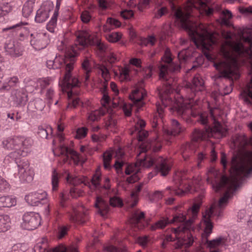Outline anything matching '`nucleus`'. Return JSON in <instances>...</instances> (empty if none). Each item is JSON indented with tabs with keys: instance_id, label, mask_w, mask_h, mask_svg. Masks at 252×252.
Segmentation results:
<instances>
[{
	"instance_id": "e433bc0d",
	"label": "nucleus",
	"mask_w": 252,
	"mask_h": 252,
	"mask_svg": "<svg viewBox=\"0 0 252 252\" xmlns=\"http://www.w3.org/2000/svg\"><path fill=\"white\" fill-rule=\"evenodd\" d=\"M52 252H78L77 248L70 246L66 248L63 244H60L58 246L53 248L52 250Z\"/></svg>"
},
{
	"instance_id": "6e6d98bb",
	"label": "nucleus",
	"mask_w": 252,
	"mask_h": 252,
	"mask_svg": "<svg viewBox=\"0 0 252 252\" xmlns=\"http://www.w3.org/2000/svg\"><path fill=\"white\" fill-rule=\"evenodd\" d=\"M14 30L16 31H24L25 28L23 27V24L22 22L13 25L12 26L8 27L3 29V31L5 32L9 30Z\"/></svg>"
},
{
	"instance_id": "473e14b6",
	"label": "nucleus",
	"mask_w": 252,
	"mask_h": 252,
	"mask_svg": "<svg viewBox=\"0 0 252 252\" xmlns=\"http://www.w3.org/2000/svg\"><path fill=\"white\" fill-rule=\"evenodd\" d=\"M33 143V141L31 138L19 136V149H29L32 146Z\"/></svg>"
},
{
	"instance_id": "4d7b16f0",
	"label": "nucleus",
	"mask_w": 252,
	"mask_h": 252,
	"mask_svg": "<svg viewBox=\"0 0 252 252\" xmlns=\"http://www.w3.org/2000/svg\"><path fill=\"white\" fill-rule=\"evenodd\" d=\"M51 79L49 78L40 79L38 80V84L41 89H44L50 84Z\"/></svg>"
},
{
	"instance_id": "423d86ee",
	"label": "nucleus",
	"mask_w": 252,
	"mask_h": 252,
	"mask_svg": "<svg viewBox=\"0 0 252 252\" xmlns=\"http://www.w3.org/2000/svg\"><path fill=\"white\" fill-rule=\"evenodd\" d=\"M172 61V59L170 57H166L164 62L167 64H161L159 66V79L164 81L165 84L164 85L166 86V88L164 90H158V94L163 103H164L163 100H166L168 98V94L169 92L170 87L172 85L171 81L168 79V71L177 72H179L181 69L180 65L174 63H171Z\"/></svg>"
},
{
	"instance_id": "69168bd1",
	"label": "nucleus",
	"mask_w": 252,
	"mask_h": 252,
	"mask_svg": "<svg viewBox=\"0 0 252 252\" xmlns=\"http://www.w3.org/2000/svg\"><path fill=\"white\" fill-rule=\"evenodd\" d=\"M178 58L180 63H185L189 59V56L186 55V51H182L178 54Z\"/></svg>"
},
{
	"instance_id": "0e129e2a",
	"label": "nucleus",
	"mask_w": 252,
	"mask_h": 252,
	"mask_svg": "<svg viewBox=\"0 0 252 252\" xmlns=\"http://www.w3.org/2000/svg\"><path fill=\"white\" fill-rule=\"evenodd\" d=\"M91 16L87 11H83L81 15V19L83 23H87L91 19Z\"/></svg>"
},
{
	"instance_id": "58836bf2",
	"label": "nucleus",
	"mask_w": 252,
	"mask_h": 252,
	"mask_svg": "<svg viewBox=\"0 0 252 252\" xmlns=\"http://www.w3.org/2000/svg\"><path fill=\"white\" fill-rule=\"evenodd\" d=\"M244 100L248 104H251L250 98L252 99V77L251 82L248 84L247 88L243 93Z\"/></svg>"
},
{
	"instance_id": "c03bdc74",
	"label": "nucleus",
	"mask_w": 252,
	"mask_h": 252,
	"mask_svg": "<svg viewBox=\"0 0 252 252\" xmlns=\"http://www.w3.org/2000/svg\"><path fill=\"white\" fill-rule=\"evenodd\" d=\"M112 158V154L109 152H105L103 154V163L105 169L110 168V163Z\"/></svg>"
},
{
	"instance_id": "052dcab7",
	"label": "nucleus",
	"mask_w": 252,
	"mask_h": 252,
	"mask_svg": "<svg viewBox=\"0 0 252 252\" xmlns=\"http://www.w3.org/2000/svg\"><path fill=\"white\" fill-rule=\"evenodd\" d=\"M139 172V170H137L131 176L127 178L126 181L129 183H133L138 181L140 179V177H139L138 173Z\"/></svg>"
},
{
	"instance_id": "f704fd0d",
	"label": "nucleus",
	"mask_w": 252,
	"mask_h": 252,
	"mask_svg": "<svg viewBox=\"0 0 252 252\" xmlns=\"http://www.w3.org/2000/svg\"><path fill=\"white\" fill-rule=\"evenodd\" d=\"M16 204V200L8 196L0 197V208L10 207Z\"/></svg>"
},
{
	"instance_id": "680f3d73",
	"label": "nucleus",
	"mask_w": 252,
	"mask_h": 252,
	"mask_svg": "<svg viewBox=\"0 0 252 252\" xmlns=\"http://www.w3.org/2000/svg\"><path fill=\"white\" fill-rule=\"evenodd\" d=\"M69 193L73 198H77L82 195L83 192L81 190L72 188L70 189Z\"/></svg>"
},
{
	"instance_id": "ea45409f",
	"label": "nucleus",
	"mask_w": 252,
	"mask_h": 252,
	"mask_svg": "<svg viewBox=\"0 0 252 252\" xmlns=\"http://www.w3.org/2000/svg\"><path fill=\"white\" fill-rule=\"evenodd\" d=\"M58 16V10H55L51 20L46 25L47 30L51 32H54L55 28L57 25Z\"/></svg>"
},
{
	"instance_id": "4468645a",
	"label": "nucleus",
	"mask_w": 252,
	"mask_h": 252,
	"mask_svg": "<svg viewBox=\"0 0 252 252\" xmlns=\"http://www.w3.org/2000/svg\"><path fill=\"white\" fill-rule=\"evenodd\" d=\"M32 38L30 40L31 45L36 50H41L48 44V36L44 32L32 33Z\"/></svg>"
},
{
	"instance_id": "338daca9",
	"label": "nucleus",
	"mask_w": 252,
	"mask_h": 252,
	"mask_svg": "<svg viewBox=\"0 0 252 252\" xmlns=\"http://www.w3.org/2000/svg\"><path fill=\"white\" fill-rule=\"evenodd\" d=\"M164 191L156 190L153 194V201H158L161 199L163 196Z\"/></svg>"
},
{
	"instance_id": "6ab92c4d",
	"label": "nucleus",
	"mask_w": 252,
	"mask_h": 252,
	"mask_svg": "<svg viewBox=\"0 0 252 252\" xmlns=\"http://www.w3.org/2000/svg\"><path fill=\"white\" fill-rule=\"evenodd\" d=\"M47 197V193L45 191L39 190L35 192H32L25 196L27 202L31 206H38L41 201L44 200Z\"/></svg>"
},
{
	"instance_id": "3c124183",
	"label": "nucleus",
	"mask_w": 252,
	"mask_h": 252,
	"mask_svg": "<svg viewBox=\"0 0 252 252\" xmlns=\"http://www.w3.org/2000/svg\"><path fill=\"white\" fill-rule=\"evenodd\" d=\"M12 10V6L10 5L8 2L6 4H3L2 5H0V16H4L11 12Z\"/></svg>"
},
{
	"instance_id": "0eeeda50",
	"label": "nucleus",
	"mask_w": 252,
	"mask_h": 252,
	"mask_svg": "<svg viewBox=\"0 0 252 252\" xmlns=\"http://www.w3.org/2000/svg\"><path fill=\"white\" fill-rule=\"evenodd\" d=\"M201 204L200 203H195L192 206L188 209V214H191L192 217L186 220V216L183 214H179L175 216L171 220L170 223L175 222H180L182 223L181 226L173 229V232L176 234L180 232H185L186 230H189L191 225L194 219L196 218L197 214L200 209Z\"/></svg>"
},
{
	"instance_id": "bb28decb",
	"label": "nucleus",
	"mask_w": 252,
	"mask_h": 252,
	"mask_svg": "<svg viewBox=\"0 0 252 252\" xmlns=\"http://www.w3.org/2000/svg\"><path fill=\"white\" fill-rule=\"evenodd\" d=\"M27 153L25 152L24 150H15L14 151L11 152L5 158V160H9L11 159V161H14L17 165L21 161H18V160L20 159L21 157H24L26 156Z\"/></svg>"
},
{
	"instance_id": "09e8293b",
	"label": "nucleus",
	"mask_w": 252,
	"mask_h": 252,
	"mask_svg": "<svg viewBox=\"0 0 252 252\" xmlns=\"http://www.w3.org/2000/svg\"><path fill=\"white\" fill-rule=\"evenodd\" d=\"M110 205L114 207H122L123 203L121 199L117 196H113L109 199Z\"/></svg>"
},
{
	"instance_id": "20e7f679",
	"label": "nucleus",
	"mask_w": 252,
	"mask_h": 252,
	"mask_svg": "<svg viewBox=\"0 0 252 252\" xmlns=\"http://www.w3.org/2000/svg\"><path fill=\"white\" fill-rule=\"evenodd\" d=\"M203 85L204 81L201 77L199 74L195 75L192 79V84L188 85L187 88L188 92L190 93L188 96L189 102H183L182 103L177 104L172 108L179 116L187 122L190 115L195 117V115L192 113L191 110L192 105L191 100L193 99L197 92L203 90Z\"/></svg>"
},
{
	"instance_id": "c9c22d12",
	"label": "nucleus",
	"mask_w": 252,
	"mask_h": 252,
	"mask_svg": "<svg viewBox=\"0 0 252 252\" xmlns=\"http://www.w3.org/2000/svg\"><path fill=\"white\" fill-rule=\"evenodd\" d=\"M101 175L100 173V171L99 168H97L95 174L93 175L92 179L91 182L92 185L95 188L97 189H101L102 186L100 184V182L101 181Z\"/></svg>"
},
{
	"instance_id": "412c9836",
	"label": "nucleus",
	"mask_w": 252,
	"mask_h": 252,
	"mask_svg": "<svg viewBox=\"0 0 252 252\" xmlns=\"http://www.w3.org/2000/svg\"><path fill=\"white\" fill-rule=\"evenodd\" d=\"M11 97L14 103L17 106H23L28 101V94L24 89L13 90L11 93Z\"/></svg>"
},
{
	"instance_id": "8fccbe9b",
	"label": "nucleus",
	"mask_w": 252,
	"mask_h": 252,
	"mask_svg": "<svg viewBox=\"0 0 252 252\" xmlns=\"http://www.w3.org/2000/svg\"><path fill=\"white\" fill-rule=\"evenodd\" d=\"M47 248V244L43 242L38 243L34 246V250H38V252H51V251Z\"/></svg>"
},
{
	"instance_id": "72a5a7b5",
	"label": "nucleus",
	"mask_w": 252,
	"mask_h": 252,
	"mask_svg": "<svg viewBox=\"0 0 252 252\" xmlns=\"http://www.w3.org/2000/svg\"><path fill=\"white\" fill-rule=\"evenodd\" d=\"M52 131V128L50 126H38L37 134L42 138L48 139L51 135Z\"/></svg>"
},
{
	"instance_id": "393cba45",
	"label": "nucleus",
	"mask_w": 252,
	"mask_h": 252,
	"mask_svg": "<svg viewBox=\"0 0 252 252\" xmlns=\"http://www.w3.org/2000/svg\"><path fill=\"white\" fill-rule=\"evenodd\" d=\"M94 206L98 209V213L102 216H105L109 210L108 203L99 196L96 197Z\"/></svg>"
},
{
	"instance_id": "de8ad7c7",
	"label": "nucleus",
	"mask_w": 252,
	"mask_h": 252,
	"mask_svg": "<svg viewBox=\"0 0 252 252\" xmlns=\"http://www.w3.org/2000/svg\"><path fill=\"white\" fill-rule=\"evenodd\" d=\"M169 223H170V222L166 220H160L151 226V229L152 230H155L158 228L162 229Z\"/></svg>"
},
{
	"instance_id": "a878e982",
	"label": "nucleus",
	"mask_w": 252,
	"mask_h": 252,
	"mask_svg": "<svg viewBox=\"0 0 252 252\" xmlns=\"http://www.w3.org/2000/svg\"><path fill=\"white\" fill-rule=\"evenodd\" d=\"M184 130L178 121L173 119L171 120L170 127L165 130V132L169 135H176Z\"/></svg>"
},
{
	"instance_id": "4be33fe9",
	"label": "nucleus",
	"mask_w": 252,
	"mask_h": 252,
	"mask_svg": "<svg viewBox=\"0 0 252 252\" xmlns=\"http://www.w3.org/2000/svg\"><path fill=\"white\" fill-rule=\"evenodd\" d=\"M174 182L175 187H168L166 189L169 190V194L171 195L175 194L180 196H183L185 192L183 189H180L183 184V181L180 179V175H176L174 177Z\"/></svg>"
},
{
	"instance_id": "2f4dec72",
	"label": "nucleus",
	"mask_w": 252,
	"mask_h": 252,
	"mask_svg": "<svg viewBox=\"0 0 252 252\" xmlns=\"http://www.w3.org/2000/svg\"><path fill=\"white\" fill-rule=\"evenodd\" d=\"M11 220L7 215H0V232L7 231L10 227Z\"/></svg>"
},
{
	"instance_id": "13d9d810",
	"label": "nucleus",
	"mask_w": 252,
	"mask_h": 252,
	"mask_svg": "<svg viewBox=\"0 0 252 252\" xmlns=\"http://www.w3.org/2000/svg\"><path fill=\"white\" fill-rule=\"evenodd\" d=\"M107 23L109 24L112 28L119 27L121 25V23L119 20L112 17L107 18Z\"/></svg>"
},
{
	"instance_id": "f8f14e48",
	"label": "nucleus",
	"mask_w": 252,
	"mask_h": 252,
	"mask_svg": "<svg viewBox=\"0 0 252 252\" xmlns=\"http://www.w3.org/2000/svg\"><path fill=\"white\" fill-rule=\"evenodd\" d=\"M214 66L219 71V73L215 76L216 80L222 78H231L234 74L231 64L227 61L215 63Z\"/></svg>"
},
{
	"instance_id": "37998d69",
	"label": "nucleus",
	"mask_w": 252,
	"mask_h": 252,
	"mask_svg": "<svg viewBox=\"0 0 252 252\" xmlns=\"http://www.w3.org/2000/svg\"><path fill=\"white\" fill-rule=\"evenodd\" d=\"M234 143L235 145H237L240 148H244L247 145L248 141L245 136L238 135L235 137Z\"/></svg>"
},
{
	"instance_id": "864d4df0",
	"label": "nucleus",
	"mask_w": 252,
	"mask_h": 252,
	"mask_svg": "<svg viewBox=\"0 0 252 252\" xmlns=\"http://www.w3.org/2000/svg\"><path fill=\"white\" fill-rule=\"evenodd\" d=\"M144 216L145 214L143 212H141L139 214L137 212L134 213L132 215V222L134 224L138 223L142 219L144 218Z\"/></svg>"
},
{
	"instance_id": "f03ea898",
	"label": "nucleus",
	"mask_w": 252,
	"mask_h": 252,
	"mask_svg": "<svg viewBox=\"0 0 252 252\" xmlns=\"http://www.w3.org/2000/svg\"><path fill=\"white\" fill-rule=\"evenodd\" d=\"M174 17L179 26L188 32L191 40L196 46L202 45L205 49H209L216 43V39L212 33L209 32L202 24L197 25L189 19L190 14L184 13L181 9L173 7Z\"/></svg>"
},
{
	"instance_id": "603ef678",
	"label": "nucleus",
	"mask_w": 252,
	"mask_h": 252,
	"mask_svg": "<svg viewBox=\"0 0 252 252\" xmlns=\"http://www.w3.org/2000/svg\"><path fill=\"white\" fill-rule=\"evenodd\" d=\"M97 69L101 72L102 77L105 80L109 77V71L107 68L103 64H98Z\"/></svg>"
},
{
	"instance_id": "7c9ffc66",
	"label": "nucleus",
	"mask_w": 252,
	"mask_h": 252,
	"mask_svg": "<svg viewBox=\"0 0 252 252\" xmlns=\"http://www.w3.org/2000/svg\"><path fill=\"white\" fill-rule=\"evenodd\" d=\"M35 0H28L24 3L22 9V14L24 17L28 18L32 13Z\"/></svg>"
},
{
	"instance_id": "f3484780",
	"label": "nucleus",
	"mask_w": 252,
	"mask_h": 252,
	"mask_svg": "<svg viewBox=\"0 0 252 252\" xmlns=\"http://www.w3.org/2000/svg\"><path fill=\"white\" fill-rule=\"evenodd\" d=\"M214 213V208L212 206L209 209L206 210L205 214L203 215L205 228L204 232L202 234V239L208 238L212 232L213 225L211 221L210 218Z\"/></svg>"
},
{
	"instance_id": "ddd939ff",
	"label": "nucleus",
	"mask_w": 252,
	"mask_h": 252,
	"mask_svg": "<svg viewBox=\"0 0 252 252\" xmlns=\"http://www.w3.org/2000/svg\"><path fill=\"white\" fill-rule=\"evenodd\" d=\"M18 167L19 178L22 182L30 183L32 181L34 172L27 160H22L18 164Z\"/></svg>"
},
{
	"instance_id": "6e6552de",
	"label": "nucleus",
	"mask_w": 252,
	"mask_h": 252,
	"mask_svg": "<svg viewBox=\"0 0 252 252\" xmlns=\"http://www.w3.org/2000/svg\"><path fill=\"white\" fill-rule=\"evenodd\" d=\"M227 132V129L222 127L220 124H218L213 127H206L205 130L195 128L192 132V140L194 141L203 140L207 138L214 136L215 134H218L220 137H223L226 135Z\"/></svg>"
},
{
	"instance_id": "aec40b11",
	"label": "nucleus",
	"mask_w": 252,
	"mask_h": 252,
	"mask_svg": "<svg viewBox=\"0 0 252 252\" xmlns=\"http://www.w3.org/2000/svg\"><path fill=\"white\" fill-rule=\"evenodd\" d=\"M53 7L50 5H42L36 11L34 17L35 21L36 23H41L49 17L50 13L53 9Z\"/></svg>"
},
{
	"instance_id": "9b49d317",
	"label": "nucleus",
	"mask_w": 252,
	"mask_h": 252,
	"mask_svg": "<svg viewBox=\"0 0 252 252\" xmlns=\"http://www.w3.org/2000/svg\"><path fill=\"white\" fill-rule=\"evenodd\" d=\"M41 222L40 217L38 213L33 212L25 213L23 216L22 227L26 230H31L36 228Z\"/></svg>"
},
{
	"instance_id": "a19ab883",
	"label": "nucleus",
	"mask_w": 252,
	"mask_h": 252,
	"mask_svg": "<svg viewBox=\"0 0 252 252\" xmlns=\"http://www.w3.org/2000/svg\"><path fill=\"white\" fill-rule=\"evenodd\" d=\"M82 66L85 70V81H87L90 77L89 73L92 71V67L90 63L89 60L85 58L82 63Z\"/></svg>"
},
{
	"instance_id": "79ce46f5",
	"label": "nucleus",
	"mask_w": 252,
	"mask_h": 252,
	"mask_svg": "<svg viewBox=\"0 0 252 252\" xmlns=\"http://www.w3.org/2000/svg\"><path fill=\"white\" fill-rule=\"evenodd\" d=\"M59 182V175L56 170L54 169L52 173L51 183L52 186V190L56 191L58 189V184Z\"/></svg>"
},
{
	"instance_id": "dca6fc26",
	"label": "nucleus",
	"mask_w": 252,
	"mask_h": 252,
	"mask_svg": "<svg viewBox=\"0 0 252 252\" xmlns=\"http://www.w3.org/2000/svg\"><path fill=\"white\" fill-rule=\"evenodd\" d=\"M6 55L12 58H18L22 55L23 50L20 44L14 40L8 41L4 46Z\"/></svg>"
},
{
	"instance_id": "7ed1b4c3",
	"label": "nucleus",
	"mask_w": 252,
	"mask_h": 252,
	"mask_svg": "<svg viewBox=\"0 0 252 252\" xmlns=\"http://www.w3.org/2000/svg\"><path fill=\"white\" fill-rule=\"evenodd\" d=\"M141 147L140 152L137 155V159L135 163V166H143L146 167H150L155 164V172H150L148 174V178L149 179H152L158 172H160L162 176H166L168 174L170 168L168 166L166 160L161 157H159L157 158L148 157L145 153L150 148V146L143 144Z\"/></svg>"
},
{
	"instance_id": "9d476101",
	"label": "nucleus",
	"mask_w": 252,
	"mask_h": 252,
	"mask_svg": "<svg viewBox=\"0 0 252 252\" xmlns=\"http://www.w3.org/2000/svg\"><path fill=\"white\" fill-rule=\"evenodd\" d=\"M244 41L249 44V46L245 48L241 42H235L231 45L233 51L240 57L252 58V32L248 35H243Z\"/></svg>"
},
{
	"instance_id": "49530a36",
	"label": "nucleus",
	"mask_w": 252,
	"mask_h": 252,
	"mask_svg": "<svg viewBox=\"0 0 252 252\" xmlns=\"http://www.w3.org/2000/svg\"><path fill=\"white\" fill-rule=\"evenodd\" d=\"M122 37V34L118 32H114L109 33L106 36L108 41L112 43L118 41Z\"/></svg>"
},
{
	"instance_id": "774afa93",
	"label": "nucleus",
	"mask_w": 252,
	"mask_h": 252,
	"mask_svg": "<svg viewBox=\"0 0 252 252\" xmlns=\"http://www.w3.org/2000/svg\"><path fill=\"white\" fill-rule=\"evenodd\" d=\"M133 15V12L131 10H125L121 12V16L125 19H128Z\"/></svg>"
},
{
	"instance_id": "e2e57ef3",
	"label": "nucleus",
	"mask_w": 252,
	"mask_h": 252,
	"mask_svg": "<svg viewBox=\"0 0 252 252\" xmlns=\"http://www.w3.org/2000/svg\"><path fill=\"white\" fill-rule=\"evenodd\" d=\"M60 204L62 207L65 206L64 203L68 199V195L65 192H61L59 195Z\"/></svg>"
},
{
	"instance_id": "1a4fd4ad",
	"label": "nucleus",
	"mask_w": 252,
	"mask_h": 252,
	"mask_svg": "<svg viewBox=\"0 0 252 252\" xmlns=\"http://www.w3.org/2000/svg\"><path fill=\"white\" fill-rule=\"evenodd\" d=\"M75 44L81 46L78 47L79 49L89 45H96L97 48L101 51H104L106 48L105 45L94 39L86 32H82L77 35Z\"/></svg>"
},
{
	"instance_id": "cd10ccee",
	"label": "nucleus",
	"mask_w": 252,
	"mask_h": 252,
	"mask_svg": "<svg viewBox=\"0 0 252 252\" xmlns=\"http://www.w3.org/2000/svg\"><path fill=\"white\" fill-rule=\"evenodd\" d=\"M88 220L87 213H81L77 211H74V213L70 217V220L74 222L84 223Z\"/></svg>"
},
{
	"instance_id": "39448f33",
	"label": "nucleus",
	"mask_w": 252,
	"mask_h": 252,
	"mask_svg": "<svg viewBox=\"0 0 252 252\" xmlns=\"http://www.w3.org/2000/svg\"><path fill=\"white\" fill-rule=\"evenodd\" d=\"M63 63H65V72L63 80V84L65 86L67 89L78 86L80 83L78 78L75 76H72L71 74V71L73 69L74 61L71 60L69 63H66V60L61 56H56L54 60H49L46 62L47 67L49 69H58L61 67Z\"/></svg>"
},
{
	"instance_id": "2eb2a0df",
	"label": "nucleus",
	"mask_w": 252,
	"mask_h": 252,
	"mask_svg": "<svg viewBox=\"0 0 252 252\" xmlns=\"http://www.w3.org/2000/svg\"><path fill=\"white\" fill-rule=\"evenodd\" d=\"M60 155L64 156L63 159V163L67 161L69 155L75 164H78L80 161V155L75 150L69 148L64 144H61L59 147Z\"/></svg>"
},
{
	"instance_id": "c756f323",
	"label": "nucleus",
	"mask_w": 252,
	"mask_h": 252,
	"mask_svg": "<svg viewBox=\"0 0 252 252\" xmlns=\"http://www.w3.org/2000/svg\"><path fill=\"white\" fill-rule=\"evenodd\" d=\"M144 91L145 90L142 88L140 89H135L132 91V94L129 95V98L132 100L135 104H137L140 103L144 98L145 95L143 93Z\"/></svg>"
},
{
	"instance_id": "a211bd4d",
	"label": "nucleus",
	"mask_w": 252,
	"mask_h": 252,
	"mask_svg": "<svg viewBox=\"0 0 252 252\" xmlns=\"http://www.w3.org/2000/svg\"><path fill=\"white\" fill-rule=\"evenodd\" d=\"M202 243L207 245V247L210 249H215L220 245L226 247L230 244L228 241V238L222 236H219L210 241H209L208 238H203L202 239Z\"/></svg>"
},
{
	"instance_id": "4c0bfd02",
	"label": "nucleus",
	"mask_w": 252,
	"mask_h": 252,
	"mask_svg": "<svg viewBox=\"0 0 252 252\" xmlns=\"http://www.w3.org/2000/svg\"><path fill=\"white\" fill-rule=\"evenodd\" d=\"M73 92L72 91L68 93V96L70 99V102L68 103L67 108H76L77 106H83V102L80 100V98L78 97L72 98Z\"/></svg>"
},
{
	"instance_id": "b1692460",
	"label": "nucleus",
	"mask_w": 252,
	"mask_h": 252,
	"mask_svg": "<svg viewBox=\"0 0 252 252\" xmlns=\"http://www.w3.org/2000/svg\"><path fill=\"white\" fill-rule=\"evenodd\" d=\"M1 145L5 149L19 150V136L9 137L4 139L1 142Z\"/></svg>"
},
{
	"instance_id": "c85d7f7f",
	"label": "nucleus",
	"mask_w": 252,
	"mask_h": 252,
	"mask_svg": "<svg viewBox=\"0 0 252 252\" xmlns=\"http://www.w3.org/2000/svg\"><path fill=\"white\" fill-rule=\"evenodd\" d=\"M210 0H197L196 4L197 6H195L199 8L202 13H205L208 15L213 13V8L208 7V3Z\"/></svg>"
},
{
	"instance_id": "a18cd8bd",
	"label": "nucleus",
	"mask_w": 252,
	"mask_h": 252,
	"mask_svg": "<svg viewBox=\"0 0 252 252\" xmlns=\"http://www.w3.org/2000/svg\"><path fill=\"white\" fill-rule=\"evenodd\" d=\"M70 227L66 225H61L58 227V231L57 234V238L62 239L67 234Z\"/></svg>"
},
{
	"instance_id": "5701e85b",
	"label": "nucleus",
	"mask_w": 252,
	"mask_h": 252,
	"mask_svg": "<svg viewBox=\"0 0 252 252\" xmlns=\"http://www.w3.org/2000/svg\"><path fill=\"white\" fill-rule=\"evenodd\" d=\"M194 242L192 236L190 233H188L187 238H179L176 237L174 238L173 244L172 246L175 249H179L182 248L183 246L185 248H188L191 246Z\"/></svg>"
},
{
	"instance_id": "f257e3e1",
	"label": "nucleus",
	"mask_w": 252,
	"mask_h": 252,
	"mask_svg": "<svg viewBox=\"0 0 252 252\" xmlns=\"http://www.w3.org/2000/svg\"><path fill=\"white\" fill-rule=\"evenodd\" d=\"M230 177L222 176L220 182H216L212 185V188L216 192L226 189L227 191L219 202V207L220 210L227 203L228 192L236 190L238 187V182L243 177H248L252 174V155L251 154L245 160L233 165L230 170Z\"/></svg>"
},
{
	"instance_id": "bf43d9fd",
	"label": "nucleus",
	"mask_w": 252,
	"mask_h": 252,
	"mask_svg": "<svg viewBox=\"0 0 252 252\" xmlns=\"http://www.w3.org/2000/svg\"><path fill=\"white\" fill-rule=\"evenodd\" d=\"M103 94V96L101 99V103L103 106H105V105L108 104L110 102V97L107 92L106 87L104 88Z\"/></svg>"
},
{
	"instance_id": "5fc2aeb1",
	"label": "nucleus",
	"mask_w": 252,
	"mask_h": 252,
	"mask_svg": "<svg viewBox=\"0 0 252 252\" xmlns=\"http://www.w3.org/2000/svg\"><path fill=\"white\" fill-rule=\"evenodd\" d=\"M88 129L85 127L79 128L77 129L75 138L77 139H82L84 138L87 134Z\"/></svg>"
}]
</instances>
